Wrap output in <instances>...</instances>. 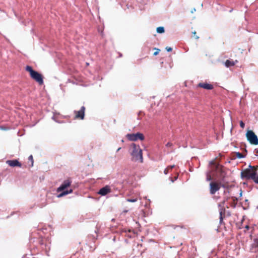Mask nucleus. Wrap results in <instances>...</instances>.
Here are the masks:
<instances>
[{
  "mask_svg": "<svg viewBox=\"0 0 258 258\" xmlns=\"http://www.w3.org/2000/svg\"><path fill=\"white\" fill-rule=\"evenodd\" d=\"M240 196H241L242 195V192L241 191L240 194Z\"/></svg>",
  "mask_w": 258,
  "mask_h": 258,
  "instance_id": "37",
  "label": "nucleus"
},
{
  "mask_svg": "<svg viewBox=\"0 0 258 258\" xmlns=\"http://www.w3.org/2000/svg\"><path fill=\"white\" fill-rule=\"evenodd\" d=\"M257 209H258V206H257Z\"/></svg>",
  "mask_w": 258,
  "mask_h": 258,
  "instance_id": "40",
  "label": "nucleus"
},
{
  "mask_svg": "<svg viewBox=\"0 0 258 258\" xmlns=\"http://www.w3.org/2000/svg\"><path fill=\"white\" fill-rule=\"evenodd\" d=\"M236 157L239 159L242 158L244 157V156L241 153H240L239 152L236 153Z\"/></svg>",
  "mask_w": 258,
  "mask_h": 258,
  "instance_id": "17",
  "label": "nucleus"
},
{
  "mask_svg": "<svg viewBox=\"0 0 258 258\" xmlns=\"http://www.w3.org/2000/svg\"><path fill=\"white\" fill-rule=\"evenodd\" d=\"M224 203H225V202H223L222 203H220L219 204V213H220V223L223 220L222 215H223V214H224L225 211V208H224Z\"/></svg>",
  "mask_w": 258,
  "mask_h": 258,
  "instance_id": "11",
  "label": "nucleus"
},
{
  "mask_svg": "<svg viewBox=\"0 0 258 258\" xmlns=\"http://www.w3.org/2000/svg\"><path fill=\"white\" fill-rule=\"evenodd\" d=\"M174 167H175V165H170V166H168L167 168L169 169V170H170V169L173 168Z\"/></svg>",
  "mask_w": 258,
  "mask_h": 258,
  "instance_id": "27",
  "label": "nucleus"
},
{
  "mask_svg": "<svg viewBox=\"0 0 258 258\" xmlns=\"http://www.w3.org/2000/svg\"><path fill=\"white\" fill-rule=\"evenodd\" d=\"M220 185L215 182H211L210 183V192L214 195L216 191L220 189Z\"/></svg>",
  "mask_w": 258,
  "mask_h": 258,
  "instance_id": "9",
  "label": "nucleus"
},
{
  "mask_svg": "<svg viewBox=\"0 0 258 258\" xmlns=\"http://www.w3.org/2000/svg\"><path fill=\"white\" fill-rule=\"evenodd\" d=\"M210 170L207 172L206 180L211 181L213 179L212 176H215L217 178H223L224 177V172L222 167L217 164L214 161H211L209 163Z\"/></svg>",
  "mask_w": 258,
  "mask_h": 258,
  "instance_id": "1",
  "label": "nucleus"
},
{
  "mask_svg": "<svg viewBox=\"0 0 258 258\" xmlns=\"http://www.w3.org/2000/svg\"><path fill=\"white\" fill-rule=\"evenodd\" d=\"M7 163L11 167L21 166V164L17 160H8Z\"/></svg>",
  "mask_w": 258,
  "mask_h": 258,
  "instance_id": "12",
  "label": "nucleus"
},
{
  "mask_svg": "<svg viewBox=\"0 0 258 258\" xmlns=\"http://www.w3.org/2000/svg\"><path fill=\"white\" fill-rule=\"evenodd\" d=\"M41 245L43 246V242H42ZM42 248H44V247H43V246H42Z\"/></svg>",
  "mask_w": 258,
  "mask_h": 258,
  "instance_id": "35",
  "label": "nucleus"
},
{
  "mask_svg": "<svg viewBox=\"0 0 258 258\" xmlns=\"http://www.w3.org/2000/svg\"><path fill=\"white\" fill-rule=\"evenodd\" d=\"M250 168L245 169L244 171L241 172V177L242 178H246L247 179H251L254 181L256 172L254 170L253 167L249 166Z\"/></svg>",
  "mask_w": 258,
  "mask_h": 258,
  "instance_id": "5",
  "label": "nucleus"
},
{
  "mask_svg": "<svg viewBox=\"0 0 258 258\" xmlns=\"http://www.w3.org/2000/svg\"><path fill=\"white\" fill-rule=\"evenodd\" d=\"M28 159H29V161H30L32 162V166H33V159L32 155H30Z\"/></svg>",
  "mask_w": 258,
  "mask_h": 258,
  "instance_id": "21",
  "label": "nucleus"
},
{
  "mask_svg": "<svg viewBox=\"0 0 258 258\" xmlns=\"http://www.w3.org/2000/svg\"><path fill=\"white\" fill-rule=\"evenodd\" d=\"M52 119L53 120H54L55 122H58V123H60V122H59V121H57V120H56V118H55V116H54V115H53V116L52 117Z\"/></svg>",
  "mask_w": 258,
  "mask_h": 258,
  "instance_id": "24",
  "label": "nucleus"
},
{
  "mask_svg": "<svg viewBox=\"0 0 258 258\" xmlns=\"http://www.w3.org/2000/svg\"><path fill=\"white\" fill-rule=\"evenodd\" d=\"M246 137L249 142L252 145H258V138L256 135L252 131H248Z\"/></svg>",
  "mask_w": 258,
  "mask_h": 258,
  "instance_id": "6",
  "label": "nucleus"
},
{
  "mask_svg": "<svg viewBox=\"0 0 258 258\" xmlns=\"http://www.w3.org/2000/svg\"><path fill=\"white\" fill-rule=\"evenodd\" d=\"M178 178V176H176L174 177V179H173L171 177H170V179L171 180V181L172 182H173L174 181V180H176Z\"/></svg>",
  "mask_w": 258,
  "mask_h": 258,
  "instance_id": "23",
  "label": "nucleus"
},
{
  "mask_svg": "<svg viewBox=\"0 0 258 258\" xmlns=\"http://www.w3.org/2000/svg\"><path fill=\"white\" fill-rule=\"evenodd\" d=\"M169 169L167 167L165 170H164V173L165 174H167L168 172H169Z\"/></svg>",
  "mask_w": 258,
  "mask_h": 258,
  "instance_id": "26",
  "label": "nucleus"
},
{
  "mask_svg": "<svg viewBox=\"0 0 258 258\" xmlns=\"http://www.w3.org/2000/svg\"><path fill=\"white\" fill-rule=\"evenodd\" d=\"M128 152L132 161L141 163L143 162L142 150L139 145L131 144L129 147Z\"/></svg>",
  "mask_w": 258,
  "mask_h": 258,
  "instance_id": "2",
  "label": "nucleus"
},
{
  "mask_svg": "<svg viewBox=\"0 0 258 258\" xmlns=\"http://www.w3.org/2000/svg\"><path fill=\"white\" fill-rule=\"evenodd\" d=\"M253 246L255 248V249H254V251H255L257 249V246H258V239H255L254 240V242L253 244Z\"/></svg>",
  "mask_w": 258,
  "mask_h": 258,
  "instance_id": "16",
  "label": "nucleus"
},
{
  "mask_svg": "<svg viewBox=\"0 0 258 258\" xmlns=\"http://www.w3.org/2000/svg\"><path fill=\"white\" fill-rule=\"evenodd\" d=\"M156 51L154 53V55H157L160 52V50L159 49L155 48H154Z\"/></svg>",
  "mask_w": 258,
  "mask_h": 258,
  "instance_id": "20",
  "label": "nucleus"
},
{
  "mask_svg": "<svg viewBox=\"0 0 258 258\" xmlns=\"http://www.w3.org/2000/svg\"><path fill=\"white\" fill-rule=\"evenodd\" d=\"M196 11V9H194L191 11V13H193V12H194V11Z\"/></svg>",
  "mask_w": 258,
  "mask_h": 258,
  "instance_id": "33",
  "label": "nucleus"
},
{
  "mask_svg": "<svg viewBox=\"0 0 258 258\" xmlns=\"http://www.w3.org/2000/svg\"><path fill=\"white\" fill-rule=\"evenodd\" d=\"M26 70L29 73L31 77L39 84L42 85L43 84V77L41 74L34 71L32 68L29 66H26Z\"/></svg>",
  "mask_w": 258,
  "mask_h": 258,
  "instance_id": "4",
  "label": "nucleus"
},
{
  "mask_svg": "<svg viewBox=\"0 0 258 258\" xmlns=\"http://www.w3.org/2000/svg\"><path fill=\"white\" fill-rule=\"evenodd\" d=\"M71 183L72 181L69 179L66 180L62 182L60 186L57 189V192H61L57 196V198L62 197L73 192V189H70V190H66L67 187L71 185Z\"/></svg>",
  "mask_w": 258,
  "mask_h": 258,
  "instance_id": "3",
  "label": "nucleus"
},
{
  "mask_svg": "<svg viewBox=\"0 0 258 258\" xmlns=\"http://www.w3.org/2000/svg\"><path fill=\"white\" fill-rule=\"evenodd\" d=\"M254 152L256 153H258V149H255Z\"/></svg>",
  "mask_w": 258,
  "mask_h": 258,
  "instance_id": "30",
  "label": "nucleus"
},
{
  "mask_svg": "<svg viewBox=\"0 0 258 258\" xmlns=\"http://www.w3.org/2000/svg\"><path fill=\"white\" fill-rule=\"evenodd\" d=\"M198 86L207 90H212L213 88V85L208 83H199Z\"/></svg>",
  "mask_w": 258,
  "mask_h": 258,
  "instance_id": "14",
  "label": "nucleus"
},
{
  "mask_svg": "<svg viewBox=\"0 0 258 258\" xmlns=\"http://www.w3.org/2000/svg\"><path fill=\"white\" fill-rule=\"evenodd\" d=\"M85 110V107L82 106L80 110L75 111V113L76 114V117L77 118H80L81 119H84Z\"/></svg>",
  "mask_w": 258,
  "mask_h": 258,
  "instance_id": "10",
  "label": "nucleus"
},
{
  "mask_svg": "<svg viewBox=\"0 0 258 258\" xmlns=\"http://www.w3.org/2000/svg\"><path fill=\"white\" fill-rule=\"evenodd\" d=\"M166 49L167 51H169H169H172V48H171V47H167L166 48Z\"/></svg>",
  "mask_w": 258,
  "mask_h": 258,
  "instance_id": "28",
  "label": "nucleus"
},
{
  "mask_svg": "<svg viewBox=\"0 0 258 258\" xmlns=\"http://www.w3.org/2000/svg\"><path fill=\"white\" fill-rule=\"evenodd\" d=\"M52 119L53 120H54L55 122H58V123H60V122H59V121H57V120H56V118H55V116H54V115H53V116L52 117Z\"/></svg>",
  "mask_w": 258,
  "mask_h": 258,
  "instance_id": "25",
  "label": "nucleus"
},
{
  "mask_svg": "<svg viewBox=\"0 0 258 258\" xmlns=\"http://www.w3.org/2000/svg\"><path fill=\"white\" fill-rule=\"evenodd\" d=\"M111 192V186L110 185H106L105 186L101 188L97 193L101 196H105Z\"/></svg>",
  "mask_w": 258,
  "mask_h": 258,
  "instance_id": "8",
  "label": "nucleus"
},
{
  "mask_svg": "<svg viewBox=\"0 0 258 258\" xmlns=\"http://www.w3.org/2000/svg\"><path fill=\"white\" fill-rule=\"evenodd\" d=\"M196 38L197 39H199V37H198V36H197Z\"/></svg>",
  "mask_w": 258,
  "mask_h": 258,
  "instance_id": "36",
  "label": "nucleus"
},
{
  "mask_svg": "<svg viewBox=\"0 0 258 258\" xmlns=\"http://www.w3.org/2000/svg\"><path fill=\"white\" fill-rule=\"evenodd\" d=\"M127 211H128L127 210H124V211H123V212H124V213H126V212H127Z\"/></svg>",
  "mask_w": 258,
  "mask_h": 258,
  "instance_id": "34",
  "label": "nucleus"
},
{
  "mask_svg": "<svg viewBox=\"0 0 258 258\" xmlns=\"http://www.w3.org/2000/svg\"><path fill=\"white\" fill-rule=\"evenodd\" d=\"M245 228L246 229H249V226L248 225H246L245 226Z\"/></svg>",
  "mask_w": 258,
  "mask_h": 258,
  "instance_id": "31",
  "label": "nucleus"
},
{
  "mask_svg": "<svg viewBox=\"0 0 258 258\" xmlns=\"http://www.w3.org/2000/svg\"><path fill=\"white\" fill-rule=\"evenodd\" d=\"M196 32H194L193 33V34H196Z\"/></svg>",
  "mask_w": 258,
  "mask_h": 258,
  "instance_id": "39",
  "label": "nucleus"
},
{
  "mask_svg": "<svg viewBox=\"0 0 258 258\" xmlns=\"http://www.w3.org/2000/svg\"><path fill=\"white\" fill-rule=\"evenodd\" d=\"M165 31L164 28L163 27H159L157 28V32L158 33H163Z\"/></svg>",
  "mask_w": 258,
  "mask_h": 258,
  "instance_id": "15",
  "label": "nucleus"
},
{
  "mask_svg": "<svg viewBox=\"0 0 258 258\" xmlns=\"http://www.w3.org/2000/svg\"><path fill=\"white\" fill-rule=\"evenodd\" d=\"M172 146H173V144L170 142H168L166 144V147L167 148H170L172 149Z\"/></svg>",
  "mask_w": 258,
  "mask_h": 258,
  "instance_id": "19",
  "label": "nucleus"
},
{
  "mask_svg": "<svg viewBox=\"0 0 258 258\" xmlns=\"http://www.w3.org/2000/svg\"><path fill=\"white\" fill-rule=\"evenodd\" d=\"M238 62V60H227L225 62V66L227 68H229L230 67H232V66H234L236 63Z\"/></svg>",
  "mask_w": 258,
  "mask_h": 258,
  "instance_id": "13",
  "label": "nucleus"
},
{
  "mask_svg": "<svg viewBox=\"0 0 258 258\" xmlns=\"http://www.w3.org/2000/svg\"><path fill=\"white\" fill-rule=\"evenodd\" d=\"M240 126L241 128H243L245 126V124L242 121H240Z\"/></svg>",
  "mask_w": 258,
  "mask_h": 258,
  "instance_id": "22",
  "label": "nucleus"
},
{
  "mask_svg": "<svg viewBox=\"0 0 258 258\" xmlns=\"http://www.w3.org/2000/svg\"><path fill=\"white\" fill-rule=\"evenodd\" d=\"M126 138L130 141H136L138 140H143L144 139V135L140 133L136 134H128L126 135Z\"/></svg>",
  "mask_w": 258,
  "mask_h": 258,
  "instance_id": "7",
  "label": "nucleus"
},
{
  "mask_svg": "<svg viewBox=\"0 0 258 258\" xmlns=\"http://www.w3.org/2000/svg\"><path fill=\"white\" fill-rule=\"evenodd\" d=\"M121 149V148L119 147V148L117 149V152H118Z\"/></svg>",
  "mask_w": 258,
  "mask_h": 258,
  "instance_id": "32",
  "label": "nucleus"
},
{
  "mask_svg": "<svg viewBox=\"0 0 258 258\" xmlns=\"http://www.w3.org/2000/svg\"><path fill=\"white\" fill-rule=\"evenodd\" d=\"M47 246H48V249H50V247H49V246L48 245H47Z\"/></svg>",
  "mask_w": 258,
  "mask_h": 258,
  "instance_id": "38",
  "label": "nucleus"
},
{
  "mask_svg": "<svg viewBox=\"0 0 258 258\" xmlns=\"http://www.w3.org/2000/svg\"><path fill=\"white\" fill-rule=\"evenodd\" d=\"M126 201L128 202H136L137 201V199H126Z\"/></svg>",
  "mask_w": 258,
  "mask_h": 258,
  "instance_id": "18",
  "label": "nucleus"
},
{
  "mask_svg": "<svg viewBox=\"0 0 258 258\" xmlns=\"http://www.w3.org/2000/svg\"><path fill=\"white\" fill-rule=\"evenodd\" d=\"M254 182L256 183H258V175H256V177H255V178L254 180Z\"/></svg>",
  "mask_w": 258,
  "mask_h": 258,
  "instance_id": "29",
  "label": "nucleus"
}]
</instances>
